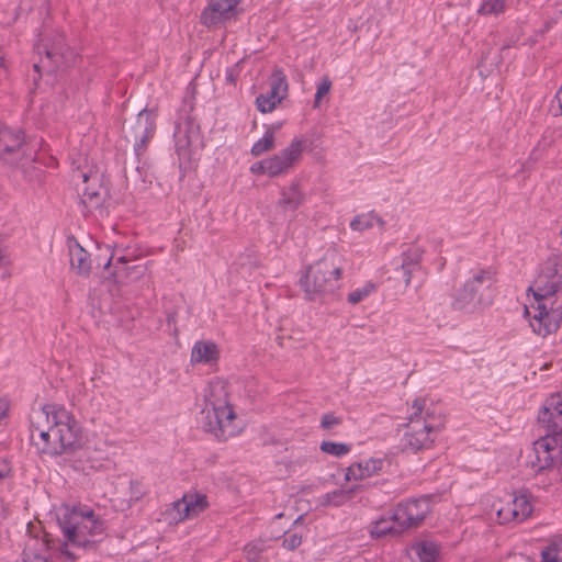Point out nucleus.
Instances as JSON below:
<instances>
[{
  "label": "nucleus",
  "mask_w": 562,
  "mask_h": 562,
  "mask_svg": "<svg viewBox=\"0 0 562 562\" xmlns=\"http://www.w3.org/2000/svg\"><path fill=\"white\" fill-rule=\"evenodd\" d=\"M277 342L280 347H283V337L282 336H278L277 337Z\"/></svg>",
  "instance_id": "51"
},
{
  "label": "nucleus",
  "mask_w": 562,
  "mask_h": 562,
  "mask_svg": "<svg viewBox=\"0 0 562 562\" xmlns=\"http://www.w3.org/2000/svg\"><path fill=\"white\" fill-rule=\"evenodd\" d=\"M67 543L87 548L94 543L93 538L103 533L104 526L92 509L64 507L58 517Z\"/></svg>",
  "instance_id": "4"
},
{
  "label": "nucleus",
  "mask_w": 562,
  "mask_h": 562,
  "mask_svg": "<svg viewBox=\"0 0 562 562\" xmlns=\"http://www.w3.org/2000/svg\"><path fill=\"white\" fill-rule=\"evenodd\" d=\"M10 468L5 460H0V482L9 474Z\"/></svg>",
  "instance_id": "45"
},
{
  "label": "nucleus",
  "mask_w": 562,
  "mask_h": 562,
  "mask_svg": "<svg viewBox=\"0 0 562 562\" xmlns=\"http://www.w3.org/2000/svg\"><path fill=\"white\" fill-rule=\"evenodd\" d=\"M374 289L375 286L373 283H367L363 288L351 291L348 294L347 301L353 305L358 304L368 297L374 291Z\"/></svg>",
  "instance_id": "39"
},
{
  "label": "nucleus",
  "mask_w": 562,
  "mask_h": 562,
  "mask_svg": "<svg viewBox=\"0 0 562 562\" xmlns=\"http://www.w3.org/2000/svg\"><path fill=\"white\" fill-rule=\"evenodd\" d=\"M482 291L469 280L459 288L452 299V307L456 311H469L482 303Z\"/></svg>",
  "instance_id": "19"
},
{
  "label": "nucleus",
  "mask_w": 562,
  "mask_h": 562,
  "mask_svg": "<svg viewBox=\"0 0 562 562\" xmlns=\"http://www.w3.org/2000/svg\"><path fill=\"white\" fill-rule=\"evenodd\" d=\"M64 552H65L68 557H71V558L74 557V555H72V553H70L68 550H65Z\"/></svg>",
  "instance_id": "56"
},
{
  "label": "nucleus",
  "mask_w": 562,
  "mask_h": 562,
  "mask_svg": "<svg viewBox=\"0 0 562 562\" xmlns=\"http://www.w3.org/2000/svg\"><path fill=\"white\" fill-rule=\"evenodd\" d=\"M412 549L420 562H436L439 555V546L431 541L417 542Z\"/></svg>",
  "instance_id": "28"
},
{
  "label": "nucleus",
  "mask_w": 562,
  "mask_h": 562,
  "mask_svg": "<svg viewBox=\"0 0 562 562\" xmlns=\"http://www.w3.org/2000/svg\"><path fill=\"white\" fill-rule=\"evenodd\" d=\"M532 308L536 313L530 316L529 308L526 306L525 315L529 317V324L537 335L546 337L562 325V304L550 310L546 304L532 305Z\"/></svg>",
  "instance_id": "10"
},
{
  "label": "nucleus",
  "mask_w": 562,
  "mask_h": 562,
  "mask_svg": "<svg viewBox=\"0 0 562 562\" xmlns=\"http://www.w3.org/2000/svg\"><path fill=\"white\" fill-rule=\"evenodd\" d=\"M274 130L268 128L261 139L256 142L251 147V155L255 157L261 156L262 154L273 149L274 147Z\"/></svg>",
  "instance_id": "33"
},
{
  "label": "nucleus",
  "mask_w": 562,
  "mask_h": 562,
  "mask_svg": "<svg viewBox=\"0 0 562 562\" xmlns=\"http://www.w3.org/2000/svg\"><path fill=\"white\" fill-rule=\"evenodd\" d=\"M5 68L4 57L0 55V70Z\"/></svg>",
  "instance_id": "49"
},
{
  "label": "nucleus",
  "mask_w": 562,
  "mask_h": 562,
  "mask_svg": "<svg viewBox=\"0 0 562 562\" xmlns=\"http://www.w3.org/2000/svg\"><path fill=\"white\" fill-rule=\"evenodd\" d=\"M506 9V0H484L477 13L481 15H498Z\"/></svg>",
  "instance_id": "35"
},
{
  "label": "nucleus",
  "mask_w": 562,
  "mask_h": 562,
  "mask_svg": "<svg viewBox=\"0 0 562 562\" xmlns=\"http://www.w3.org/2000/svg\"><path fill=\"white\" fill-rule=\"evenodd\" d=\"M555 99L558 101V104H559V108L561 110V113H562V87L560 88V90L558 91L557 95H555Z\"/></svg>",
  "instance_id": "48"
},
{
  "label": "nucleus",
  "mask_w": 562,
  "mask_h": 562,
  "mask_svg": "<svg viewBox=\"0 0 562 562\" xmlns=\"http://www.w3.org/2000/svg\"><path fill=\"white\" fill-rule=\"evenodd\" d=\"M562 290V256L548 258L539 274L529 286L537 306Z\"/></svg>",
  "instance_id": "7"
},
{
  "label": "nucleus",
  "mask_w": 562,
  "mask_h": 562,
  "mask_svg": "<svg viewBox=\"0 0 562 562\" xmlns=\"http://www.w3.org/2000/svg\"><path fill=\"white\" fill-rule=\"evenodd\" d=\"M405 529H402L401 526H398L397 522L393 520V517L391 519L382 518L378 520L372 530L371 535L376 538L384 537L386 535H401Z\"/></svg>",
  "instance_id": "29"
},
{
  "label": "nucleus",
  "mask_w": 562,
  "mask_h": 562,
  "mask_svg": "<svg viewBox=\"0 0 562 562\" xmlns=\"http://www.w3.org/2000/svg\"><path fill=\"white\" fill-rule=\"evenodd\" d=\"M542 562H562V540H552L541 551Z\"/></svg>",
  "instance_id": "34"
},
{
  "label": "nucleus",
  "mask_w": 562,
  "mask_h": 562,
  "mask_svg": "<svg viewBox=\"0 0 562 562\" xmlns=\"http://www.w3.org/2000/svg\"><path fill=\"white\" fill-rule=\"evenodd\" d=\"M269 128H273V130H274V132H276V131L279 128V125H272V126H270Z\"/></svg>",
  "instance_id": "55"
},
{
  "label": "nucleus",
  "mask_w": 562,
  "mask_h": 562,
  "mask_svg": "<svg viewBox=\"0 0 562 562\" xmlns=\"http://www.w3.org/2000/svg\"><path fill=\"white\" fill-rule=\"evenodd\" d=\"M552 436H543L535 441L532 448L526 454V465L535 473L551 469L552 457H550Z\"/></svg>",
  "instance_id": "16"
},
{
  "label": "nucleus",
  "mask_w": 562,
  "mask_h": 562,
  "mask_svg": "<svg viewBox=\"0 0 562 562\" xmlns=\"http://www.w3.org/2000/svg\"><path fill=\"white\" fill-rule=\"evenodd\" d=\"M24 144L21 130H12L0 124V158L5 162H15L20 159Z\"/></svg>",
  "instance_id": "15"
},
{
  "label": "nucleus",
  "mask_w": 562,
  "mask_h": 562,
  "mask_svg": "<svg viewBox=\"0 0 562 562\" xmlns=\"http://www.w3.org/2000/svg\"><path fill=\"white\" fill-rule=\"evenodd\" d=\"M78 178L81 179L82 184H78L80 191V199L87 209L99 207L106 196V189L100 184V173L93 166L88 165V159L85 158V166L79 164L77 166Z\"/></svg>",
  "instance_id": "8"
},
{
  "label": "nucleus",
  "mask_w": 562,
  "mask_h": 562,
  "mask_svg": "<svg viewBox=\"0 0 562 562\" xmlns=\"http://www.w3.org/2000/svg\"><path fill=\"white\" fill-rule=\"evenodd\" d=\"M497 517L499 518L501 524L509 522L513 520L518 521V514L514 509L513 505L499 508L497 510Z\"/></svg>",
  "instance_id": "40"
},
{
  "label": "nucleus",
  "mask_w": 562,
  "mask_h": 562,
  "mask_svg": "<svg viewBox=\"0 0 562 562\" xmlns=\"http://www.w3.org/2000/svg\"><path fill=\"white\" fill-rule=\"evenodd\" d=\"M340 418L335 416L334 414H325L323 417H322V427L324 429H330L333 428L334 426L336 425H339L340 424Z\"/></svg>",
  "instance_id": "44"
},
{
  "label": "nucleus",
  "mask_w": 562,
  "mask_h": 562,
  "mask_svg": "<svg viewBox=\"0 0 562 562\" xmlns=\"http://www.w3.org/2000/svg\"><path fill=\"white\" fill-rule=\"evenodd\" d=\"M207 507L206 496L196 493H188L182 498L173 502L169 508L165 510L164 519L168 524H178L188 518L198 516Z\"/></svg>",
  "instance_id": "9"
},
{
  "label": "nucleus",
  "mask_w": 562,
  "mask_h": 562,
  "mask_svg": "<svg viewBox=\"0 0 562 562\" xmlns=\"http://www.w3.org/2000/svg\"><path fill=\"white\" fill-rule=\"evenodd\" d=\"M513 44H514V42H508V43L504 44L502 47V50L509 48Z\"/></svg>",
  "instance_id": "52"
},
{
  "label": "nucleus",
  "mask_w": 562,
  "mask_h": 562,
  "mask_svg": "<svg viewBox=\"0 0 562 562\" xmlns=\"http://www.w3.org/2000/svg\"><path fill=\"white\" fill-rule=\"evenodd\" d=\"M304 148L305 142L303 139H294L279 154L268 158L270 166V177L284 175L290 169H292L301 159Z\"/></svg>",
  "instance_id": "12"
},
{
  "label": "nucleus",
  "mask_w": 562,
  "mask_h": 562,
  "mask_svg": "<svg viewBox=\"0 0 562 562\" xmlns=\"http://www.w3.org/2000/svg\"><path fill=\"white\" fill-rule=\"evenodd\" d=\"M342 269L333 257H324L310 266L301 278L305 297L310 301L322 299L337 288Z\"/></svg>",
  "instance_id": "5"
},
{
  "label": "nucleus",
  "mask_w": 562,
  "mask_h": 562,
  "mask_svg": "<svg viewBox=\"0 0 562 562\" xmlns=\"http://www.w3.org/2000/svg\"><path fill=\"white\" fill-rule=\"evenodd\" d=\"M429 512L430 503L428 497L412 499L400 504L395 508L393 520L397 522L402 529L416 528L424 521Z\"/></svg>",
  "instance_id": "11"
},
{
  "label": "nucleus",
  "mask_w": 562,
  "mask_h": 562,
  "mask_svg": "<svg viewBox=\"0 0 562 562\" xmlns=\"http://www.w3.org/2000/svg\"><path fill=\"white\" fill-rule=\"evenodd\" d=\"M36 562H47L45 559L36 558Z\"/></svg>",
  "instance_id": "54"
},
{
  "label": "nucleus",
  "mask_w": 562,
  "mask_h": 562,
  "mask_svg": "<svg viewBox=\"0 0 562 562\" xmlns=\"http://www.w3.org/2000/svg\"><path fill=\"white\" fill-rule=\"evenodd\" d=\"M538 420L548 431L562 435V394H554L546 402Z\"/></svg>",
  "instance_id": "18"
},
{
  "label": "nucleus",
  "mask_w": 562,
  "mask_h": 562,
  "mask_svg": "<svg viewBox=\"0 0 562 562\" xmlns=\"http://www.w3.org/2000/svg\"><path fill=\"white\" fill-rule=\"evenodd\" d=\"M113 267L112 277L116 283L136 281L143 277L146 267L137 259H127L124 256L114 258L112 255L105 262L104 268Z\"/></svg>",
  "instance_id": "13"
},
{
  "label": "nucleus",
  "mask_w": 562,
  "mask_h": 562,
  "mask_svg": "<svg viewBox=\"0 0 562 562\" xmlns=\"http://www.w3.org/2000/svg\"><path fill=\"white\" fill-rule=\"evenodd\" d=\"M279 103H281V101H276V99L272 98L271 92L267 94H260L256 99V105L262 113L272 112Z\"/></svg>",
  "instance_id": "38"
},
{
  "label": "nucleus",
  "mask_w": 562,
  "mask_h": 562,
  "mask_svg": "<svg viewBox=\"0 0 562 562\" xmlns=\"http://www.w3.org/2000/svg\"><path fill=\"white\" fill-rule=\"evenodd\" d=\"M31 427V440L42 453L58 456L80 446L81 427L64 407L45 405L34 413Z\"/></svg>",
  "instance_id": "1"
},
{
  "label": "nucleus",
  "mask_w": 562,
  "mask_h": 562,
  "mask_svg": "<svg viewBox=\"0 0 562 562\" xmlns=\"http://www.w3.org/2000/svg\"><path fill=\"white\" fill-rule=\"evenodd\" d=\"M301 542H302L301 536H299L297 533L286 532L284 535L282 546H283V548H285L288 550H294L301 544Z\"/></svg>",
  "instance_id": "42"
},
{
  "label": "nucleus",
  "mask_w": 562,
  "mask_h": 562,
  "mask_svg": "<svg viewBox=\"0 0 562 562\" xmlns=\"http://www.w3.org/2000/svg\"><path fill=\"white\" fill-rule=\"evenodd\" d=\"M270 92L276 101H282L288 94V82L285 75L280 68H276L270 76Z\"/></svg>",
  "instance_id": "26"
},
{
  "label": "nucleus",
  "mask_w": 562,
  "mask_h": 562,
  "mask_svg": "<svg viewBox=\"0 0 562 562\" xmlns=\"http://www.w3.org/2000/svg\"><path fill=\"white\" fill-rule=\"evenodd\" d=\"M496 273V269L493 267L483 268L477 270L469 281L482 291L483 288H490L492 285L495 281Z\"/></svg>",
  "instance_id": "32"
},
{
  "label": "nucleus",
  "mask_w": 562,
  "mask_h": 562,
  "mask_svg": "<svg viewBox=\"0 0 562 562\" xmlns=\"http://www.w3.org/2000/svg\"><path fill=\"white\" fill-rule=\"evenodd\" d=\"M547 436L553 437V442H551L550 457H552V465L562 464V434L558 435L554 432H550Z\"/></svg>",
  "instance_id": "37"
},
{
  "label": "nucleus",
  "mask_w": 562,
  "mask_h": 562,
  "mask_svg": "<svg viewBox=\"0 0 562 562\" xmlns=\"http://www.w3.org/2000/svg\"><path fill=\"white\" fill-rule=\"evenodd\" d=\"M412 413L404 426L403 447L417 452L428 449L435 441V436L443 427L441 414L426 407V401L417 398L412 405Z\"/></svg>",
  "instance_id": "3"
},
{
  "label": "nucleus",
  "mask_w": 562,
  "mask_h": 562,
  "mask_svg": "<svg viewBox=\"0 0 562 562\" xmlns=\"http://www.w3.org/2000/svg\"><path fill=\"white\" fill-rule=\"evenodd\" d=\"M154 117L147 109H144L137 114L135 123L125 127V135L128 140L134 143L139 155L140 149L146 146L148 139L154 135Z\"/></svg>",
  "instance_id": "14"
},
{
  "label": "nucleus",
  "mask_w": 562,
  "mask_h": 562,
  "mask_svg": "<svg viewBox=\"0 0 562 562\" xmlns=\"http://www.w3.org/2000/svg\"><path fill=\"white\" fill-rule=\"evenodd\" d=\"M2 510H3V508H2V506L0 505V512H2Z\"/></svg>",
  "instance_id": "57"
},
{
  "label": "nucleus",
  "mask_w": 562,
  "mask_h": 562,
  "mask_svg": "<svg viewBox=\"0 0 562 562\" xmlns=\"http://www.w3.org/2000/svg\"><path fill=\"white\" fill-rule=\"evenodd\" d=\"M250 171L255 175H268L270 177V166L269 160L265 159L258 162H255L250 167Z\"/></svg>",
  "instance_id": "43"
},
{
  "label": "nucleus",
  "mask_w": 562,
  "mask_h": 562,
  "mask_svg": "<svg viewBox=\"0 0 562 562\" xmlns=\"http://www.w3.org/2000/svg\"><path fill=\"white\" fill-rule=\"evenodd\" d=\"M218 358V348L212 341H198L191 351V362H211Z\"/></svg>",
  "instance_id": "24"
},
{
  "label": "nucleus",
  "mask_w": 562,
  "mask_h": 562,
  "mask_svg": "<svg viewBox=\"0 0 562 562\" xmlns=\"http://www.w3.org/2000/svg\"><path fill=\"white\" fill-rule=\"evenodd\" d=\"M69 262L71 268L81 276H88L91 270V259L88 251L77 241L75 237L67 240Z\"/></svg>",
  "instance_id": "20"
},
{
  "label": "nucleus",
  "mask_w": 562,
  "mask_h": 562,
  "mask_svg": "<svg viewBox=\"0 0 562 562\" xmlns=\"http://www.w3.org/2000/svg\"><path fill=\"white\" fill-rule=\"evenodd\" d=\"M305 200L304 193L301 191L300 182L293 181L290 186L284 187L281 191L279 205L283 209L296 210Z\"/></svg>",
  "instance_id": "23"
},
{
  "label": "nucleus",
  "mask_w": 562,
  "mask_h": 562,
  "mask_svg": "<svg viewBox=\"0 0 562 562\" xmlns=\"http://www.w3.org/2000/svg\"><path fill=\"white\" fill-rule=\"evenodd\" d=\"M134 172H138V167L135 168V170H130L128 173H130V177L133 178V179H136V177L134 176Z\"/></svg>",
  "instance_id": "50"
},
{
  "label": "nucleus",
  "mask_w": 562,
  "mask_h": 562,
  "mask_svg": "<svg viewBox=\"0 0 562 562\" xmlns=\"http://www.w3.org/2000/svg\"><path fill=\"white\" fill-rule=\"evenodd\" d=\"M382 459H369L361 462H355L347 468L346 480L361 481L378 474L383 468Z\"/></svg>",
  "instance_id": "21"
},
{
  "label": "nucleus",
  "mask_w": 562,
  "mask_h": 562,
  "mask_svg": "<svg viewBox=\"0 0 562 562\" xmlns=\"http://www.w3.org/2000/svg\"><path fill=\"white\" fill-rule=\"evenodd\" d=\"M38 55L45 54L38 63L34 64V70L43 68L46 71L65 69L74 64L75 52L65 43L64 36L56 32H45L41 35L40 43L35 45Z\"/></svg>",
  "instance_id": "6"
},
{
  "label": "nucleus",
  "mask_w": 562,
  "mask_h": 562,
  "mask_svg": "<svg viewBox=\"0 0 562 562\" xmlns=\"http://www.w3.org/2000/svg\"><path fill=\"white\" fill-rule=\"evenodd\" d=\"M423 250L419 247L409 246L402 254L401 270L404 274L405 285H409L413 272L419 268Z\"/></svg>",
  "instance_id": "22"
},
{
  "label": "nucleus",
  "mask_w": 562,
  "mask_h": 562,
  "mask_svg": "<svg viewBox=\"0 0 562 562\" xmlns=\"http://www.w3.org/2000/svg\"><path fill=\"white\" fill-rule=\"evenodd\" d=\"M512 505L518 514L519 522L527 519L532 513L530 495L527 492H521L520 494L516 495L513 499Z\"/></svg>",
  "instance_id": "31"
},
{
  "label": "nucleus",
  "mask_w": 562,
  "mask_h": 562,
  "mask_svg": "<svg viewBox=\"0 0 562 562\" xmlns=\"http://www.w3.org/2000/svg\"><path fill=\"white\" fill-rule=\"evenodd\" d=\"M70 467L76 471L86 475L90 474L91 471L99 470L102 468V462L95 460L93 452L89 449L85 451V454L71 461Z\"/></svg>",
  "instance_id": "25"
},
{
  "label": "nucleus",
  "mask_w": 562,
  "mask_h": 562,
  "mask_svg": "<svg viewBox=\"0 0 562 562\" xmlns=\"http://www.w3.org/2000/svg\"><path fill=\"white\" fill-rule=\"evenodd\" d=\"M331 87V82L328 78H324L322 82L317 87V91L315 94L314 108L319 105V102L324 95H326Z\"/></svg>",
  "instance_id": "41"
},
{
  "label": "nucleus",
  "mask_w": 562,
  "mask_h": 562,
  "mask_svg": "<svg viewBox=\"0 0 562 562\" xmlns=\"http://www.w3.org/2000/svg\"><path fill=\"white\" fill-rule=\"evenodd\" d=\"M358 490L359 486H355L349 490H336L331 493H327L322 496L321 504L324 506H341L346 502L350 501Z\"/></svg>",
  "instance_id": "27"
},
{
  "label": "nucleus",
  "mask_w": 562,
  "mask_h": 562,
  "mask_svg": "<svg viewBox=\"0 0 562 562\" xmlns=\"http://www.w3.org/2000/svg\"><path fill=\"white\" fill-rule=\"evenodd\" d=\"M374 221L381 227L384 225V221L381 217L376 216L373 212H370L355 216L350 223V227L352 231L363 232L364 229L373 227Z\"/></svg>",
  "instance_id": "30"
},
{
  "label": "nucleus",
  "mask_w": 562,
  "mask_h": 562,
  "mask_svg": "<svg viewBox=\"0 0 562 562\" xmlns=\"http://www.w3.org/2000/svg\"><path fill=\"white\" fill-rule=\"evenodd\" d=\"M319 448L324 453H328L335 457H342L350 451L349 445L333 441H323Z\"/></svg>",
  "instance_id": "36"
},
{
  "label": "nucleus",
  "mask_w": 562,
  "mask_h": 562,
  "mask_svg": "<svg viewBox=\"0 0 562 562\" xmlns=\"http://www.w3.org/2000/svg\"><path fill=\"white\" fill-rule=\"evenodd\" d=\"M240 0H216L204 9L201 22L206 26H215L237 14V5Z\"/></svg>",
  "instance_id": "17"
},
{
  "label": "nucleus",
  "mask_w": 562,
  "mask_h": 562,
  "mask_svg": "<svg viewBox=\"0 0 562 562\" xmlns=\"http://www.w3.org/2000/svg\"><path fill=\"white\" fill-rule=\"evenodd\" d=\"M200 423L204 431L220 440H227L239 432L240 428L236 425V414L228 404L224 382L217 380L209 384Z\"/></svg>",
  "instance_id": "2"
},
{
  "label": "nucleus",
  "mask_w": 562,
  "mask_h": 562,
  "mask_svg": "<svg viewBox=\"0 0 562 562\" xmlns=\"http://www.w3.org/2000/svg\"><path fill=\"white\" fill-rule=\"evenodd\" d=\"M5 256L3 255L2 250L0 249V266L2 265Z\"/></svg>",
  "instance_id": "53"
},
{
  "label": "nucleus",
  "mask_w": 562,
  "mask_h": 562,
  "mask_svg": "<svg viewBox=\"0 0 562 562\" xmlns=\"http://www.w3.org/2000/svg\"><path fill=\"white\" fill-rule=\"evenodd\" d=\"M226 81L229 83H235L236 81V74L233 69L228 70L226 74Z\"/></svg>",
  "instance_id": "46"
},
{
  "label": "nucleus",
  "mask_w": 562,
  "mask_h": 562,
  "mask_svg": "<svg viewBox=\"0 0 562 562\" xmlns=\"http://www.w3.org/2000/svg\"><path fill=\"white\" fill-rule=\"evenodd\" d=\"M8 411V404L5 402L0 401V420L5 416Z\"/></svg>",
  "instance_id": "47"
}]
</instances>
